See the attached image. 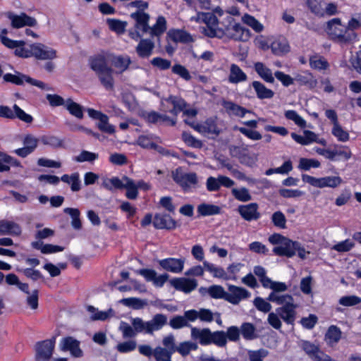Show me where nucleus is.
Masks as SVG:
<instances>
[{
  "instance_id": "obj_31",
  "label": "nucleus",
  "mask_w": 361,
  "mask_h": 361,
  "mask_svg": "<svg viewBox=\"0 0 361 361\" xmlns=\"http://www.w3.org/2000/svg\"><path fill=\"white\" fill-rule=\"evenodd\" d=\"M271 49L275 55L281 56L289 51V45L285 39H278L271 43Z\"/></svg>"
},
{
  "instance_id": "obj_53",
  "label": "nucleus",
  "mask_w": 361,
  "mask_h": 361,
  "mask_svg": "<svg viewBox=\"0 0 361 361\" xmlns=\"http://www.w3.org/2000/svg\"><path fill=\"white\" fill-rule=\"evenodd\" d=\"M242 20L257 32H260L263 30V25L256 18L249 14H245L242 18Z\"/></svg>"
},
{
  "instance_id": "obj_20",
  "label": "nucleus",
  "mask_w": 361,
  "mask_h": 361,
  "mask_svg": "<svg viewBox=\"0 0 361 361\" xmlns=\"http://www.w3.org/2000/svg\"><path fill=\"white\" fill-rule=\"evenodd\" d=\"M188 312V317L190 322H195L199 319L203 322H212L214 319V313L209 309L190 310Z\"/></svg>"
},
{
  "instance_id": "obj_21",
  "label": "nucleus",
  "mask_w": 361,
  "mask_h": 361,
  "mask_svg": "<svg viewBox=\"0 0 361 361\" xmlns=\"http://www.w3.org/2000/svg\"><path fill=\"white\" fill-rule=\"evenodd\" d=\"M154 47V42L151 39L140 38L135 51L139 57L147 59L152 54Z\"/></svg>"
},
{
  "instance_id": "obj_26",
  "label": "nucleus",
  "mask_w": 361,
  "mask_h": 361,
  "mask_svg": "<svg viewBox=\"0 0 361 361\" xmlns=\"http://www.w3.org/2000/svg\"><path fill=\"white\" fill-rule=\"evenodd\" d=\"M256 95L259 99H271L274 96V92L268 89L263 83L259 81H253L252 82Z\"/></svg>"
},
{
  "instance_id": "obj_39",
  "label": "nucleus",
  "mask_w": 361,
  "mask_h": 361,
  "mask_svg": "<svg viewBox=\"0 0 361 361\" xmlns=\"http://www.w3.org/2000/svg\"><path fill=\"white\" fill-rule=\"evenodd\" d=\"M65 106L71 115L80 119L82 118V106H80L79 104L73 102L71 99L69 98L67 100H66Z\"/></svg>"
},
{
  "instance_id": "obj_30",
  "label": "nucleus",
  "mask_w": 361,
  "mask_h": 361,
  "mask_svg": "<svg viewBox=\"0 0 361 361\" xmlns=\"http://www.w3.org/2000/svg\"><path fill=\"white\" fill-rule=\"evenodd\" d=\"M114 70L111 67L97 73L99 81L106 90H111L114 87Z\"/></svg>"
},
{
  "instance_id": "obj_37",
  "label": "nucleus",
  "mask_w": 361,
  "mask_h": 361,
  "mask_svg": "<svg viewBox=\"0 0 361 361\" xmlns=\"http://www.w3.org/2000/svg\"><path fill=\"white\" fill-rule=\"evenodd\" d=\"M63 212L71 216L72 219L71 226L74 229H81L82 223L80 219V212L78 209L66 207L63 209Z\"/></svg>"
},
{
  "instance_id": "obj_36",
  "label": "nucleus",
  "mask_w": 361,
  "mask_h": 361,
  "mask_svg": "<svg viewBox=\"0 0 361 361\" xmlns=\"http://www.w3.org/2000/svg\"><path fill=\"white\" fill-rule=\"evenodd\" d=\"M243 337L247 341H251L257 337L255 326L249 322L243 323L240 328Z\"/></svg>"
},
{
  "instance_id": "obj_34",
  "label": "nucleus",
  "mask_w": 361,
  "mask_h": 361,
  "mask_svg": "<svg viewBox=\"0 0 361 361\" xmlns=\"http://www.w3.org/2000/svg\"><path fill=\"white\" fill-rule=\"evenodd\" d=\"M271 289L273 290L267 298V300L272 302L271 296L282 298L285 296H291L289 294H283L282 292L286 291L288 289V286L285 283L274 281Z\"/></svg>"
},
{
  "instance_id": "obj_22",
  "label": "nucleus",
  "mask_w": 361,
  "mask_h": 361,
  "mask_svg": "<svg viewBox=\"0 0 361 361\" xmlns=\"http://www.w3.org/2000/svg\"><path fill=\"white\" fill-rule=\"evenodd\" d=\"M21 233V228L18 224L7 220L0 221V235H15Z\"/></svg>"
},
{
  "instance_id": "obj_8",
  "label": "nucleus",
  "mask_w": 361,
  "mask_h": 361,
  "mask_svg": "<svg viewBox=\"0 0 361 361\" xmlns=\"http://www.w3.org/2000/svg\"><path fill=\"white\" fill-rule=\"evenodd\" d=\"M228 150L230 155L237 158L242 164L252 166L257 160V156L250 154L247 147L231 145Z\"/></svg>"
},
{
  "instance_id": "obj_50",
  "label": "nucleus",
  "mask_w": 361,
  "mask_h": 361,
  "mask_svg": "<svg viewBox=\"0 0 361 361\" xmlns=\"http://www.w3.org/2000/svg\"><path fill=\"white\" fill-rule=\"evenodd\" d=\"M120 302L125 306L132 307L135 310L141 309L146 304L142 300L137 298H123L120 300Z\"/></svg>"
},
{
  "instance_id": "obj_61",
  "label": "nucleus",
  "mask_w": 361,
  "mask_h": 361,
  "mask_svg": "<svg viewBox=\"0 0 361 361\" xmlns=\"http://www.w3.org/2000/svg\"><path fill=\"white\" fill-rule=\"evenodd\" d=\"M271 221L274 225L279 228H286V219L285 215L280 211L274 212L271 216Z\"/></svg>"
},
{
  "instance_id": "obj_14",
  "label": "nucleus",
  "mask_w": 361,
  "mask_h": 361,
  "mask_svg": "<svg viewBox=\"0 0 361 361\" xmlns=\"http://www.w3.org/2000/svg\"><path fill=\"white\" fill-rule=\"evenodd\" d=\"M109 53H101L93 56L89 59V64L96 74L110 68L108 66Z\"/></svg>"
},
{
  "instance_id": "obj_45",
  "label": "nucleus",
  "mask_w": 361,
  "mask_h": 361,
  "mask_svg": "<svg viewBox=\"0 0 361 361\" xmlns=\"http://www.w3.org/2000/svg\"><path fill=\"white\" fill-rule=\"evenodd\" d=\"M173 353L169 350L158 346L154 348V357L156 361H171Z\"/></svg>"
},
{
  "instance_id": "obj_27",
  "label": "nucleus",
  "mask_w": 361,
  "mask_h": 361,
  "mask_svg": "<svg viewBox=\"0 0 361 361\" xmlns=\"http://www.w3.org/2000/svg\"><path fill=\"white\" fill-rule=\"evenodd\" d=\"M341 335V329L336 325H331L328 328L324 339L329 345L333 346L339 342Z\"/></svg>"
},
{
  "instance_id": "obj_59",
  "label": "nucleus",
  "mask_w": 361,
  "mask_h": 361,
  "mask_svg": "<svg viewBox=\"0 0 361 361\" xmlns=\"http://www.w3.org/2000/svg\"><path fill=\"white\" fill-rule=\"evenodd\" d=\"M285 116L287 119L291 120L300 128H305L306 126V121L300 116L295 111L288 110L285 112Z\"/></svg>"
},
{
  "instance_id": "obj_16",
  "label": "nucleus",
  "mask_w": 361,
  "mask_h": 361,
  "mask_svg": "<svg viewBox=\"0 0 361 361\" xmlns=\"http://www.w3.org/2000/svg\"><path fill=\"white\" fill-rule=\"evenodd\" d=\"M185 264L183 258H166L159 261L161 268L172 273H180L183 271Z\"/></svg>"
},
{
  "instance_id": "obj_7",
  "label": "nucleus",
  "mask_w": 361,
  "mask_h": 361,
  "mask_svg": "<svg viewBox=\"0 0 361 361\" xmlns=\"http://www.w3.org/2000/svg\"><path fill=\"white\" fill-rule=\"evenodd\" d=\"M327 32L341 43H348L356 38V34L342 25L339 18H334L327 23Z\"/></svg>"
},
{
  "instance_id": "obj_12",
  "label": "nucleus",
  "mask_w": 361,
  "mask_h": 361,
  "mask_svg": "<svg viewBox=\"0 0 361 361\" xmlns=\"http://www.w3.org/2000/svg\"><path fill=\"white\" fill-rule=\"evenodd\" d=\"M259 206L257 203L238 206L237 210L241 217L247 221H256L260 218V213L258 211Z\"/></svg>"
},
{
  "instance_id": "obj_17",
  "label": "nucleus",
  "mask_w": 361,
  "mask_h": 361,
  "mask_svg": "<svg viewBox=\"0 0 361 361\" xmlns=\"http://www.w3.org/2000/svg\"><path fill=\"white\" fill-rule=\"evenodd\" d=\"M250 295V293L243 288L229 286L226 300L233 305H237L241 300L247 298Z\"/></svg>"
},
{
  "instance_id": "obj_23",
  "label": "nucleus",
  "mask_w": 361,
  "mask_h": 361,
  "mask_svg": "<svg viewBox=\"0 0 361 361\" xmlns=\"http://www.w3.org/2000/svg\"><path fill=\"white\" fill-rule=\"evenodd\" d=\"M11 166H20V163L16 159L0 151V173L9 171Z\"/></svg>"
},
{
  "instance_id": "obj_42",
  "label": "nucleus",
  "mask_w": 361,
  "mask_h": 361,
  "mask_svg": "<svg viewBox=\"0 0 361 361\" xmlns=\"http://www.w3.org/2000/svg\"><path fill=\"white\" fill-rule=\"evenodd\" d=\"M203 265L207 271L212 274L214 277L226 279V273L223 268L216 267L214 264L209 263L207 261H204Z\"/></svg>"
},
{
  "instance_id": "obj_49",
  "label": "nucleus",
  "mask_w": 361,
  "mask_h": 361,
  "mask_svg": "<svg viewBox=\"0 0 361 361\" xmlns=\"http://www.w3.org/2000/svg\"><path fill=\"white\" fill-rule=\"evenodd\" d=\"M98 121L97 125L101 131L108 134H113L115 132L114 126L109 123V118L106 114H104Z\"/></svg>"
},
{
  "instance_id": "obj_56",
  "label": "nucleus",
  "mask_w": 361,
  "mask_h": 361,
  "mask_svg": "<svg viewBox=\"0 0 361 361\" xmlns=\"http://www.w3.org/2000/svg\"><path fill=\"white\" fill-rule=\"evenodd\" d=\"M107 23L111 30L118 34L123 33L127 25V23L116 19H108Z\"/></svg>"
},
{
  "instance_id": "obj_9",
  "label": "nucleus",
  "mask_w": 361,
  "mask_h": 361,
  "mask_svg": "<svg viewBox=\"0 0 361 361\" xmlns=\"http://www.w3.org/2000/svg\"><path fill=\"white\" fill-rule=\"evenodd\" d=\"M59 347L62 351H69L74 357H81L83 352L80 348V341L72 336L63 338Z\"/></svg>"
},
{
  "instance_id": "obj_32",
  "label": "nucleus",
  "mask_w": 361,
  "mask_h": 361,
  "mask_svg": "<svg viewBox=\"0 0 361 361\" xmlns=\"http://www.w3.org/2000/svg\"><path fill=\"white\" fill-rule=\"evenodd\" d=\"M166 30V21L164 17L159 16L155 25L150 27L149 35L151 37H159Z\"/></svg>"
},
{
  "instance_id": "obj_58",
  "label": "nucleus",
  "mask_w": 361,
  "mask_h": 361,
  "mask_svg": "<svg viewBox=\"0 0 361 361\" xmlns=\"http://www.w3.org/2000/svg\"><path fill=\"white\" fill-rule=\"evenodd\" d=\"M302 180L305 183H307L314 187H317L320 188L326 187L324 177L317 178L307 174H302Z\"/></svg>"
},
{
  "instance_id": "obj_52",
  "label": "nucleus",
  "mask_w": 361,
  "mask_h": 361,
  "mask_svg": "<svg viewBox=\"0 0 361 361\" xmlns=\"http://www.w3.org/2000/svg\"><path fill=\"white\" fill-rule=\"evenodd\" d=\"M268 354V350L264 348L257 350H249L247 351L248 361H263Z\"/></svg>"
},
{
  "instance_id": "obj_5",
  "label": "nucleus",
  "mask_w": 361,
  "mask_h": 361,
  "mask_svg": "<svg viewBox=\"0 0 361 361\" xmlns=\"http://www.w3.org/2000/svg\"><path fill=\"white\" fill-rule=\"evenodd\" d=\"M174 182L178 184L185 192H190L197 187L199 180L196 173L185 172L181 167H178L171 173Z\"/></svg>"
},
{
  "instance_id": "obj_57",
  "label": "nucleus",
  "mask_w": 361,
  "mask_h": 361,
  "mask_svg": "<svg viewBox=\"0 0 361 361\" xmlns=\"http://www.w3.org/2000/svg\"><path fill=\"white\" fill-rule=\"evenodd\" d=\"M182 139L188 146L199 149L202 148L203 146V143L201 140L195 138L188 133L183 132L182 133Z\"/></svg>"
},
{
  "instance_id": "obj_51",
  "label": "nucleus",
  "mask_w": 361,
  "mask_h": 361,
  "mask_svg": "<svg viewBox=\"0 0 361 361\" xmlns=\"http://www.w3.org/2000/svg\"><path fill=\"white\" fill-rule=\"evenodd\" d=\"M293 170L292 162L290 160L285 161L283 165L276 169H269L266 171L265 174L270 176L273 173L287 174Z\"/></svg>"
},
{
  "instance_id": "obj_44",
  "label": "nucleus",
  "mask_w": 361,
  "mask_h": 361,
  "mask_svg": "<svg viewBox=\"0 0 361 361\" xmlns=\"http://www.w3.org/2000/svg\"><path fill=\"white\" fill-rule=\"evenodd\" d=\"M167 101L173 104V108L169 112L175 116H177L179 112L183 111L186 106V102L180 98L171 96Z\"/></svg>"
},
{
  "instance_id": "obj_29",
  "label": "nucleus",
  "mask_w": 361,
  "mask_h": 361,
  "mask_svg": "<svg viewBox=\"0 0 361 361\" xmlns=\"http://www.w3.org/2000/svg\"><path fill=\"white\" fill-rule=\"evenodd\" d=\"M189 310L185 311L183 316L177 315L173 317L169 322V325L173 329H179L183 327H192L190 324V319L188 317Z\"/></svg>"
},
{
  "instance_id": "obj_43",
  "label": "nucleus",
  "mask_w": 361,
  "mask_h": 361,
  "mask_svg": "<svg viewBox=\"0 0 361 361\" xmlns=\"http://www.w3.org/2000/svg\"><path fill=\"white\" fill-rule=\"evenodd\" d=\"M201 32L210 38L217 37L219 39L222 38V26L221 27H215V26H205L200 27Z\"/></svg>"
},
{
  "instance_id": "obj_4",
  "label": "nucleus",
  "mask_w": 361,
  "mask_h": 361,
  "mask_svg": "<svg viewBox=\"0 0 361 361\" xmlns=\"http://www.w3.org/2000/svg\"><path fill=\"white\" fill-rule=\"evenodd\" d=\"M272 302H274L281 307L276 309L281 319L287 324L293 325L296 319L297 305L294 303L292 296H285L282 298L271 296Z\"/></svg>"
},
{
  "instance_id": "obj_33",
  "label": "nucleus",
  "mask_w": 361,
  "mask_h": 361,
  "mask_svg": "<svg viewBox=\"0 0 361 361\" xmlns=\"http://www.w3.org/2000/svg\"><path fill=\"white\" fill-rule=\"evenodd\" d=\"M123 188L127 190L126 196L130 200H135L137 198L138 192L137 186L135 182L127 176H123Z\"/></svg>"
},
{
  "instance_id": "obj_28",
  "label": "nucleus",
  "mask_w": 361,
  "mask_h": 361,
  "mask_svg": "<svg viewBox=\"0 0 361 361\" xmlns=\"http://www.w3.org/2000/svg\"><path fill=\"white\" fill-rule=\"evenodd\" d=\"M247 78V75L238 65L235 63L231 65L230 74L228 76V80L230 82L236 84L245 81Z\"/></svg>"
},
{
  "instance_id": "obj_18",
  "label": "nucleus",
  "mask_w": 361,
  "mask_h": 361,
  "mask_svg": "<svg viewBox=\"0 0 361 361\" xmlns=\"http://www.w3.org/2000/svg\"><path fill=\"white\" fill-rule=\"evenodd\" d=\"M108 56L109 61L119 73H122L128 70L132 63L130 57L128 55H114L110 54Z\"/></svg>"
},
{
  "instance_id": "obj_13",
  "label": "nucleus",
  "mask_w": 361,
  "mask_h": 361,
  "mask_svg": "<svg viewBox=\"0 0 361 361\" xmlns=\"http://www.w3.org/2000/svg\"><path fill=\"white\" fill-rule=\"evenodd\" d=\"M152 223L157 229L173 230L177 227V222L166 214H156Z\"/></svg>"
},
{
  "instance_id": "obj_6",
  "label": "nucleus",
  "mask_w": 361,
  "mask_h": 361,
  "mask_svg": "<svg viewBox=\"0 0 361 361\" xmlns=\"http://www.w3.org/2000/svg\"><path fill=\"white\" fill-rule=\"evenodd\" d=\"M130 18L135 20L134 29L129 30V36L134 40H138L145 34L149 33L150 26L149 25V15L147 13L137 11L130 14Z\"/></svg>"
},
{
  "instance_id": "obj_10",
  "label": "nucleus",
  "mask_w": 361,
  "mask_h": 361,
  "mask_svg": "<svg viewBox=\"0 0 361 361\" xmlns=\"http://www.w3.org/2000/svg\"><path fill=\"white\" fill-rule=\"evenodd\" d=\"M7 17L11 20V26L13 28H20L24 26L34 27L37 25L36 19L27 16L25 13L16 15L12 12H8Z\"/></svg>"
},
{
  "instance_id": "obj_48",
  "label": "nucleus",
  "mask_w": 361,
  "mask_h": 361,
  "mask_svg": "<svg viewBox=\"0 0 361 361\" xmlns=\"http://www.w3.org/2000/svg\"><path fill=\"white\" fill-rule=\"evenodd\" d=\"M231 193L237 200L240 202H248L252 200V196L246 188H233Z\"/></svg>"
},
{
  "instance_id": "obj_40",
  "label": "nucleus",
  "mask_w": 361,
  "mask_h": 361,
  "mask_svg": "<svg viewBox=\"0 0 361 361\" xmlns=\"http://www.w3.org/2000/svg\"><path fill=\"white\" fill-rule=\"evenodd\" d=\"M123 177L122 179L118 177H113L111 178H104L102 185L108 190H113L114 189H123Z\"/></svg>"
},
{
  "instance_id": "obj_55",
  "label": "nucleus",
  "mask_w": 361,
  "mask_h": 361,
  "mask_svg": "<svg viewBox=\"0 0 361 361\" xmlns=\"http://www.w3.org/2000/svg\"><path fill=\"white\" fill-rule=\"evenodd\" d=\"M320 162L314 159L301 158L299 161V169L303 171H309L311 168H319Z\"/></svg>"
},
{
  "instance_id": "obj_15",
  "label": "nucleus",
  "mask_w": 361,
  "mask_h": 361,
  "mask_svg": "<svg viewBox=\"0 0 361 361\" xmlns=\"http://www.w3.org/2000/svg\"><path fill=\"white\" fill-rule=\"evenodd\" d=\"M297 245V241H293L287 238L281 245L274 247L273 252L278 256L292 257L295 255V246Z\"/></svg>"
},
{
  "instance_id": "obj_25",
  "label": "nucleus",
  "mask_w": 361,
  "mask_h": 361,
  "mask_svg": "<svg viewBox=\"0 0 361 361\" xmlns=\"http://www.w3.org/2000/svg\"><path fill=\"white\" fill-rule=\"evenodd\" d=\"M222 106L228 114L239 117H244L247 113H252L251 111L247 110L231 101H224L222 102Z\"/></svg>"
},
{
  "instance_id": "obj_35",
  "label": "nucleus",
  "mask_w": 361,
  "mask_h": 361,
  "mask_svg": "<svg viewBox=\"0 0 361 361\" xmlns=\"http://www.w3.org/2000/svg\"><path fill=\"white\" fill-rule=\"evenodd\" d=\"M220 212V207L214 204L202 203L197 207L198 214L203 216L219 214Z\"/></svg>"
},
{
  "instance_id": "obj_54",
  "label": "nucleus",
  "mask_w": 361,
  "mask_h": 361,
  "mask_svg": "<svg viewBox=\"0 0 361 361\" xmlns=\"http://www.w3.org/2000/svg\"><path fill=\"white\" fill-rule=\"evenodd\" d=\"M208 293L213 298H224L226 300L227 293L224 288L219 285H213L209 287Z\"/></svg>"
},
{
  "instance_id": "obj_1",
  "label": "nucleus",
  "mask_w": 361,
  "mask_h": 361,
  "mask_svg": "<svg viewBox=\"0 0 361 361\" xmlns=\"http://www.w3.org/2000/svg\"><path fill=\"white\" fill-rule=\"evenodd\" d=\"M191 338L197 341L202 345L214 344L223 348L226 345V334L224 331H211L208 328L200 329L191 327Z\"/></svg>"
},
{
  "instance_id": "obj_46",
  "label": "nucleus",
  "mask_w": 361,
  "mask_h": 361,
  "mask_svg": "<svg viewBox=\"0 0 361 361\" xmlns=\"http://www.w3.org/2000/svg\"><path fill=\"white\" fill-rule=\"evenodd\" d=\"M198 348L197 343L192 341H184L176 346V351L183 356L188 355L191 350H195Z\"/></svg>"
},
{
  "instance_id": "obj_24",
  "label": "nucleus",
  "mask_w": 361,
  "mask_h": 361,
  "mask_svg": "<svg viewBox=\"0 0 361 361\" xmlns=\"http://www.w3.org/2000/svg\"><path fill=\"white\" fill-rule=\"evenodd\" d=\"M255 71L259 76L266 82L274 83L275 80L270 68L262 62H256L254 64Z\"/></svg>"
},
{
  "instance_id": "obj_64",
  "label": "nucleus",
  "mask_w": 361,
  "mask_h": 361,
  "mask_svg": "<svg viewBox=\"0 0 361 361\" xmlns=\"http://www.w3.org/2000/svg\"><path fill=\"white\" fill-rule=\"evenodd\" d=\"M350 63L353 69L361 75V51H359L354 55L351 56Z\"/></svg>"
},
{
  "instance_id": "obj_2",
  "label": "nucleus",
  "mask_w": 361,
  "mask_h": 361,
  "mask_svg": "<svg viewBox=\"0 0 361 361\" xmlns=\"http://www.w3.org/2000/svg\"><path fill=\"white\" fill-rule=\"evenodd\" d=\"M221 24L223 30L222 38L226 37L229 39L241 42H246L250 39V30L235 23L232 16H227Z\"/></svg>"
},
{
  "instance_id": "obj_60",
  "label": "nucleus",
  "mask_w": 361,
  "mask_h": 361,
  "mask_svg": "<svg viewBox=\"0 0 361 361\" xmlns=\"http://www.w3.org/2000/svg\"><path fill=\"white\" fill-rule=\"evenodd\" d=\"M332 134L337 137L339 141L346 142L349 140V134L347 131L344 130L339 123H335L332 130Z\"/></svg>"
},
{
  "instance_id": "obj_63",
  "label": "nucleus",
  "mask_w": 361,
  "mask_h": 361,
  "mask_svg": "<svg viewBox=\"0 0 361 361\" xmlns=\"http://www.w3.org/2000/svg\"><path fill=\"white\" fill-rule=\"evenodd\" d=\"M98 158V154L94 152L82 150L80 154L74 158L77 162L94 161Z\"/></svg>"
},
{
  "instance_id": "obj_38",
  "label": "nucleus",
  "mask_w": 361,
  "mask_h": 361,
  "mask_svg": "<svg viewBox=\"0 0 361 361\" xmlns=\"http://www.w3.org/2000/svg\"><path fill=\"white\" fill-rule=\"evenodd\" d=\"M87 311L92 313L91 319L93 321H104L113 314L112 309H109L108 311H99L92 305L87 306Z\"/></svg>"
},
{
  "instance_id": "obj_19",
  "label": "nucleus",
  "mask_w": 361,
  "mask_h": 361,
  "mask_svg": "<svg viewBox=\"0 0 361 361\" xmlns=\"http://www.w3.org/2000/svg\"><path fill=\"white\" fill-rule=\"evenodd\" d=\"M171 285L176 290L190 293L197 286V282L195 279L186 278H176L170 281Z\"/></svg>"
},
{
  "instance_id": "obj_41",
  "label": "nucleus",
  "mask_w": 361,
  "mask_h": 361,
  "mask_svg": "<svg viewBox=\"0 0 361 361\" xmlns=\"http://www.w3.org/2000/svg\"><path fill=\"white\" fill-rule=\"evenodd\" d=\"M171 38L175 42H190L193 41L192 37L187 32L177 30L169 32Z\"/></svg>"
},
{
  "instance_id": "obj_62",
  "label": "nucleus",
  "mask_w": 361,
  "mask_h": 361,
  "mask_svg": "<svg viewBox=\"0 0 361 361\" xmlns=\"http://www.w3.org/2000/svg\"><path fill=\"white\" fill-rule=\"evenodd\" d=\"M338 302L343 306H354L361 303V298L356 295H346L341 297Z\"/></svg>"
},
{
  "instance_id": "obj_47",
  "label": "nucleus",
  "mask_w": 361,
  "mask_h": 361,
  "mask_svg": "<svg viewBox=\"0 0 361 361\" xmlns=\"http://www.w3.org/2000/svg\"><path fill=\"white\" fill-rule=\"evenodd\" d=\"M311 68L317 70H326L329 67L328 61L322 56H313L310 59Z\"/></svg>"
},
{
  "instance_id": "obj_11",
  "label": "nucleus",
  "mask_w": 361,
  "mask_h": 361,
  "mask_svg": "<svg viewBox=\"0 0 361 361\" xmlns=\"http://www.w3.org/2000/svg\"><path fill=\"white\" fill-rule=\"evenodd\" d=\"M196 128L198 133L203 135H208L213 139L218 137L221 133V129L212 118L207 119L203 123L200 124V126H197Z\"/></svg>"
},
{
  "instance_id": "obj_3",
  "label": "nucleus",
  "mask_w": 361,
  "mask_h": 361,
  "mask_svg": "<svg viewBox=\"0 0 361 361\" xmlns=\"http://www.w3.org/2000/svg\"><path fill=\"white\" fill-rule=\"evenodd\" d=\"M166 324L167 317L163 314H157L147 322H145L140 317L131 319V324L137 334L139 333L152 334L154 331L160 330Z\"/></svg>"
}]
</instances>
